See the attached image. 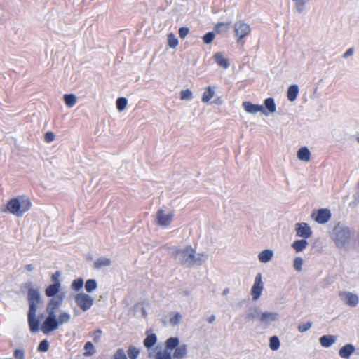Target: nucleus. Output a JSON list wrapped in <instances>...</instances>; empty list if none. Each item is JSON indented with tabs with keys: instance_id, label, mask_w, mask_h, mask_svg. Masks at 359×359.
Here are the masks:
<instances>
[{
	"instance_id": "f257e3e1",
	"label": "nucleus",
	"mask_w": 359,
	"mask_h": 359,
	"mask_svg": "<svg viewBox=\"0 0 359 359\" xmlns=\"http://www.w3.org/2000/svg\"><path fill=\"white\" fill-rule=\"evenodd\" d=\"M63 298L64 294H60L49 301L46 307L48 316L41 326V330L45 334H48L50 332L57 329L59 324L56 319L55 311L62 304Z\"/></svg>"
},
{
	"instance_id": "f03ea898",
	"label": "nucleus",
	"mask_w": 359,
	"mask_h": 359,
	"mask_svg": "<svg viewBox=\"0 0 359 359\" xmlns=\"http://www.w3.org/2000/svg\"><path fill=\"white\" fill-rule=\"evenodd\" d=\"M27 300L29 302L27 321L30 331L33 333H35L37 332L39 330V320L36 318L37 307L41 302V297L39 291L34 288L29 289L27 293Z\"/></svg>"
},
{
	"instance_id": "7ed1b4c3",
	"label": "nucleus",
	"mask_w": 359,
	"mask_h": 359,
	"mask_svg": "<svg viewBox=\"0 0 359 359\" xmlns=\"http://www.w3.org/2000/svg\"><path fill=\"white\" fill-rule=\"evenodd\" d=\"M30 198L25 195H19L11 198L6 203V210L16 217H22L32 208Z\"/></svg>"
},
{
	"instance_id": "20e7f679",
	"label": "nucleus",
	"mask_w": 359,
	"mask_h": 359,
	"mask_svg": "<svg viewBox=\"0 0 359 359\" xmlns=\"http://www.w3.org/2000/svg\"><path fill=\"white\" fill-rule=\"evenodd\" d=\"M331 238L338 248H346L351 239V230L339 223L333 228Z\"/></svg>"
},
{
	"instance_id": "39448f33",
	"label": "nucleus",
	"mask_w": 359,
	"mask_h": 359,
	"mask_svg": "<svg viewBox=\"0 0 359 359\" xmlns=\"http://www.w3.org/2000/svg\"><path fill=\"white\" fill-rule=\"evenodd\" d=\"M233 28L235 35L237 37V43L238 44H243V39L251 32L250 25L244 21L240 20L234 24Z\"/></svg>"
},
{
	"instance_id": "423d86ee",
	"label": "nucleus",
	"mask_w": 359,
	"mask_h": 359,
	"mask_svg": "<svg viewBox=\"0 0 359 359\" xmlns=\"http://www.w3.org/2000/svg\"><path fill=\"white\" fill-rule=\"evenodd\" d=\"M76 305L83 311L88 310L93 304L92 297L86 293H79L74 297Z\"/></svg>"
},
{
	"instance_id": "0eeeda50",
	"label": "nucleus",
	"mask_w": 359,
	"mask_h": 359,
	"mask_svg": "<svg viewBox=\"0 0 359 359\" xmlns=\"http://www.w3.org/2000/svg\"><path fill=\"white\" fill-rule=\"evenodd\" d=\"M339 297L344 304L351 307L356 306L359 302L358 295L348 291H340Z\"/></svg>"
},
{
	"instance_id": "6e6552de",
	"label": "nucleus",
	"mask_w": 359,
	"mask_h": 359,
	"mask_svg": "<svg viewBox=\"0 0 359 359\" xmlns=\"http://www.w3.org/2000/svg\"><path fill=\"white\" fill-rule=\"evenodd\" d=\"M331 212L327 208H320L316 213L312 212L311 217L319 224H325L331 219Z\"/></svg>"
},
{
	"instance_id": "1a4fd4ad",
	"label": "nucleus",
	"mask_w": 359,
	"mask_h": 359,
	"mask_svg": "<svg viewBox=\"0 0 359 359\" xmlns=\"http://www.w3.org/2000/svg\"><path fill=\"white\" fill-rule=\"evenodd\" d=\"M264 290V283L262 280V274L258 273L255 279V283L251 288V295L253 300H257Z\"/></svg>"
},
{
	"instance_id": "9d476101",
	"label": "nucleus",
	"mask_w": 359,
	"mask_h": 359,
	"mask_svg": "<svg viewBox=\"0 0 359 359\" xmlns=\"http://www.w3.org/2000/svg\"><path fill=\"white\" fill-rule=\"evenodd\" d=\"M177 252L182 254L183 263L194 264L196 262V251L191 245L187 246L184 250H179Z\"/></svg>"
},
{
	"instance_id": "9b49d317",
	"label": "nucleus",
	"mask_w": 359,
	"mask_h": 359,
	"mask_svg": "<svg viewBox=\"0 0 359 359\" xmlns=\"http://www.w3.org/2000/svg\"><path fill=\"white\" fill-rule=\"evenodd\" d=\"M295 230L297 236L302 237L305 239L310 238L312 235L311 227L307 223H297Z\"/></svg>"
},
{
	"instance_id": "f8f14e48",
	"label": "nucleus",
	"mask_w": 359,
	"mask_h": 359,
	"mask_svg": "<svg viewBox=\"0 0 359 359\" xmlns=\"http://www.w3.org/2000/svg\"><path fill=\"white\" fill-rule=\"evenodd\" d=\"M243 107L249 114H255L258 112H262L265 116H268V113L262 105L255 104L250 102H244Z\"/></svg>"
},
{
	"instance_id": "ddd939ff",
	"label": "nucleus",
	"mask_w": 359,
	"mask_h": 359,
	"mask_svg": "<svg viewBox=\"0 0 359 359\" xmlns=\"http://www.w3.org/2000/svg\"><path fill=\"white\" fill-rule=\"evenodd\" d=\"M173 217L174 215L172 213L165 215L164 213V211L160 209L157 212V223L160 226H167L170 224L171 221L173 219Z\"/></svg>"
},
{
	"instance_id": "4468645a",
	"label": "nucleus",
	"mask_w": 359,
	"mask_h": 359,
	"mask_svg": "<svg viewBox=\"0 0 359 359\" xmlns=\"http://www.w3.org/2000/svg\"><path fill=\"white\" fill-rule=\"evenodd\" d=\"M355 351V348L353 344H347L339 349V355L342 358L348 359Z\"/></svg>"
},
{
	"instance_id": "2eb2a0df",
	"label": "nucleus",
	"mask_w": 359,
	"mask_h": 359,
	"mask_svg": "<svg viewBox=\"0 0 359 359\" xmlns=\"http://www.w3.org/2000/svg\"><path fill=\"white\" fill-rule=\"evenodd\" d=\"M336 341L337 337L334 335H323L319 339L321 346L325 348L331 346Z\"/></svg>"
},
{
	"instance_id": "dca6fc26",
	"label": "nucleus",
	"mask_w": 359,
	"mask_h": 359,
	"mask_svg": "<svg viewBox=\"0 0 359 359\" xmlns=\"http://www.w3.org/2000/svg\"><path fill=\"white\" fill-rule=\"evenodd\" d=\"M278 314L274 312H264L259 317V320L264 323L275 321L278 319Z\"/></svg>"
},
{
	"instance_id": "f3484780",
	"label": "nucleus",
	"mask_w": 359,
	"mask_h": 359,
	"mask_svg": "<svg viewBox=\"0 0 359 359\" xmlns=\"http://www.w3.org/2000/svg\"><path fill=\"white\" fill-rule=\"evenodd\" d=\"M264 106H263L266 111V113H268V116L270 114H273L276 111V105L275 103V100L272 97H268L266 98L264 102Z\"/></svg>"
},
{
	"instance_id": "a211bd4d",
	"label": "nucleus",
	"mask_w": 359,
	"mask_h": 359,
	"mask_svg": "<svg viewBox=\"0 0 359 359\" xmlns=\"http://www.w3.org/2000/svg\"><path fill=\"white\" fill-rule=\"evenodd\" d=\"M297 158L299 160L308 162L310 161L311 152L306 147H301L297 151Z\"/></svg>"
},
{
	"instance_id": "6ab92c4d",
	"label": "nucleus",
	"mask_w": 359,
	"mask_h": 359,
	"mask_svg": "<svg viewBox=\"0 0 359 359\" xmlns=\"http://www.w3.org/2000/svg\"><path fill=\"white\" fill-rule=\"evenodd\" d=\"M299 94V87L296 84L291 85L287 91V99L290 102H294L297 100Z\"/></svg>"
},
{
	"instance_id": "aec40b11",
	"label": "nucleus",
	"mask_w": 359,
	"mask_h": 359,
	"mask_svg": "<svg viewBox=\"0 0 359 359\" xmlns=\"http://www.w3.org/2000/svg\"><path fill=\"white\" fill-rule=\"evenodd\" d=\"M61 289V284H52L46 289V295L48 297H53L57 295Z\"/></svg>"
},
{
	"instance_id": "412c9836",
	"label": "nucleus",
	"mask_w": 359,
	"mask_h": 359,
	"mask_svg": "<svg viewBox=\"0 0 359 359\" xmlns=\"http://www.w3.org/2000/svg\"><path fill=\"white\" fill-rule=\"evenodd\" d=\"M273 252L271 250H264L262 251L259 255V260L262 263H266L269 262L273 257Z\"/></svg>"
},
{
	"instance_id": "4be33fe9",
	"label": "nucleus",
	"mask_w": 359,
	"mask_h": 359,
	"mask_svg": "<svg viewBox=\"0 0 359 359\" xmlns=\"http://www.w3.org/2000/svg\"><path fill=\"white\" fill-rule=\"evenodd\" d=\"M308 242L306 239L296 240L292 244V247L297 252H302L307 246Z\"/></svg>"
},
{
	"instance_id": "5701e85b",
	"label": "nucleus",
	"mask_w": 359,
	"mask_h": 359,
	"mask_svg": "<svg viewBox=\"0 0 359 359\" xmlns=\"http://www.w3.org/2000/svg\"><path fill=\"white\" fill-rule=\"evenodd\" d=\"M187 355V346L183 344L177 346L174 351L173 357L176 359H182Z\"/></svg>"
},
{
	"instance_id": "b1692460",
	"label": "nucleus",
	"mask_w": 359,
	"mask_h": 359,
	"mask_svg": "<svg viewBox=\"0 0 359 359\" xmlns=\"http://www.w3.org/2000/svg\"><path fill=\"white\" fill-rule=\"evenodd\" d=\"M180 344V340L177 337H170L165 341V349L172 350L175 349Z\"/></svg>"
},
{
	"instance_id": "393cba45",
	"label": "nucleus",
	"mask_w": 359,
	"mask_h": 359,
	"mask_svg": "<svg viewBox=\"0 0 359 359\" xmlns=\"http://www.w3.org/2000/svg\"><path fill=\"white\" fill-rule=\"evenodd\" d=\"M111 264V259L107 257L98 258L94 262V267L95 269H100L103 266H107Z\"/></svg>"
},
{
	"instance_id": "a878e982",
	"label": "nucleus",
	"mask_w": 359,
	"mask_h": 359,
	"mask_svg": "<svg viewBox=\"0 0 359 359\" xmlns=\"http://www.w3.org/2000/svg\"><path fill=\"white\" fill-rule=\"evenodd\" d=\"M157 338L155 334L148 335L144 340V345L147 348H151L156 343Z\"/></svg>"
},
{
	"instance_id": "bb28decb",
	"label": "nucleus",
	"mask_w": 359,
	"mask_h": 359,
	"mask_svg": "<svg viewBox=\"0 0 359 359\" xmlns=\"http://www.w3.org/2000/svg\"><path fill=\"white\" fill-rule=\"evenodd\" d=\"M295 1V8L299 13H303L306 10L305 5L309 4L311 0H292Z\"/></svg>"
},
{
	"instance_id": "cd10ccee",
	"label": "nucleus",
	"mask_w": 359,
	"mask_h": 359,
	"mask_svg": "<svg viewBox=\"0 0 359 359\" xmlns=\"http://www.w3.org/2000/svg\"><path fill=\"white\" fill-rule=\"evenodd\" d=\"M64 100L67 107H72L75 105L76 97L73 94H66L64 95Z\"/></svg>"
},
{
	"instance_id": "c85d7f7f",
	"label": "nucleus",
	"mask_w": 359,
	"mask_h": 359,
	"mask_svg": "<svg viewBox=\"0 0 359 359\" xmlns=\"http://www.w3.org/2000/svg\"><path fill=\"white\" fill-rule=\"evenodd\" d=\"M214 90L211 87H208L202 96V101L203 102H209L214 96Z\"/></svg>"
},
{
	"instance_id": "c756f323",
	"label": "nucleus",
	"mask_w": 359,
	"mask_h": 359,
	"mask_svg": "<svg viewBox=\"0 0 359 359\" xmlns=\"http://www.w3.org/2000/svg\"><path fill=\"white\" fill-rule=\"evenodd\" d=\"M130 359H137L140 355V349L133 346H130L127 350Z\"/></svg>"
},
{
	"instance_id": "7c9ffc66",
	"label": "nucleus",
	"mask_w": 359,
	"mask_h": 359,
	"mask_svg": "<svg viewBox=\"0 0 359 359\" xmlns=\"http://www.w3.org/2000/svg\"><path fill=\"white\" fill-rule=\"evenodd\" d=\"M155 358L156 359H172L171 353L167 350L165 349L163 351H159L156 353L155 354Z\"/></svg>"
},
{
	"instance_id": "2f4dec72",
	"label": "nucleus",
	"mask_w": 359,
	"mask_h": 359,
	"mask_svg": "<svg viewBox=\"0 0 359 359\" xmlns=\"http://www.w3.org/2000/svg\"><path fill=\"white\" fill-rule=\"evenodd\" d=\"M84 356H91L95 352L94 346L90 341H88L86 343V344L84 345Z\"/></svg>"
},
{
	"instance_id": "473e14b6",
	"label": "nucleus",
	"mask_w": 359,
	"mask_h": 359,
	"mask_svg": "<svg viewBox=\"0 0 359 359\" xmlns=\"http://www.w3.org/2000/svg\"><path fill=\"white\" fill-rule=\"evenodd\" d=\"M259 316V309L256 306L249 308L245 313V318H255Z\"/></svg>"
},
{
	"instance_id": "72a5a7b5",
	"label": "nucleus",
	"mask_w": 359,
	"mask_h": 359,
	"mask_svg": "<svg viewBox=\"0 0 359 359\" xmlns=\"http://www.w3.org/2000/svg\"><path fill=\"white\" fill-rule=\"evenodd\" d=\"M269 347L273 351H276L280 347V340L278 337L273 336L269 339Z\"/></svg>"
},
{
	"instance_id": "f704fd0d",
	"label": "nucleus",
	"mask_w": 359,
	"mask_h": 359,
	"mask_svg": "<svg viewBox=\"0 0 359 359\" xmlns=\"http://www.w3.org/2000/svg\"><path fill=\"white\" fill-rule=\"evenodd\" d=\"M128 100L125 97H118L116 100V108L119 111H122L126 108Z\"/></svg>"
},
{
	"instance_id": "c9c22d12",
	"label": "nucleus",
	"mask_w": 359,
	"mask_h": 359,
	"mask_svg": "<svg viewBox=\"0 0 359 359\" xmlns=\"http://www.w3.org/2000/svg\"><path fill=\"white\" fill-rule=\"evenodd\" d=\"M97 282L93 279L88 280L85 283V289L88 292H91L97 288Z\"/></svg>"
},
{
	"instance_id": "e433bc0d",
	"label": "nucleus",
	"mask_w": 359,
	"mask_h": 359,
	"mask_svg": "<svg viewBox=\"0 0 359 359\" xmlns=\"http://www.w3.org/2000/svg\"><path fill=\"white\" fill-rule=\"evenodd\" d=\"M168 42L169 46L172 48H175L178 45V39L173 33H170L168 35Z\"/></svg>"
},
{
	"instance_id": "4c0bfd02",
	"label": "nucleus",
	"mask_w": 359,
	"mask_h": 359,
	"mask_svg": "<svg viewBox=\"0 0 359 359\" xmlns=\"http://www.w3.org/2000/svg\"><path fill=\"white\" fill-rule=\"evenodd\" d=\"M83 286V280L82 278L75 279L71 285V287L73 290L76 292L79 291Z\"/></svg>"
},
{
	"instance_id": "58836bf2",
	"label": "nucleus",
	"mask_w": 359,
	"mask_h": 359,
	"mask_svg": "<svg viewBox=\"0 0 359 359\" xmlns=\"http://www.w3.org/2000/svg\"><path fill=\"white\" fill-rule=\"evenodd\" d=\"M311 326L312 323L311 321H308L306 323H301L298 326V331L302 333L305 332L310 330L311 328Z\"/></svg>"
},
{
	"instance_id": "ea45409f",
	"label": "nucleus",
	"mask_w": 359,
	"mask_h": 359,
	"mask_svg": "<svg viewBox=\"0 0 359 359\" xmlns=\"http://www.w3.org/2000/svg\"><path fill=\"white\" fill-rule=\"evenodd\" d=\"M302 264H303V259L302 257H297L294 259V263H293V266H294V269L297 271H302Z\"/></svg>"
},
{
	"instance_id": "a19ab883",
	"label": "nucleus",
	"mask_w": 359,
	"mask_h": 359,
	"mask_svg": "<svg viewBox=\"0 0 359 359\" xmlns=\"http://www.w3.org/2000/svg\"><path fill=\"white\" fill-rule=\"evenodd\" d=\"M69 319H70L69 314H68L67 313L63 312L60 314L57 322H58L59 325L63 324V323H67L69 320Z\"/></svg>"
},
{
	"instance_id": "79ce46f5",
	"label": "nucleus",
	"mask_w": 359,
	"mask_h": 359,
	"mask_svg": "<svg viewBox=\"0 0 359 359\" xmlns=\"http://www.w3.org/2000/svg\"><path fill=\"white\" fill-rule=\"evenodd\" d=\"M182 318V316L179 313H175L170 318V323L172 325H177L180 323Z\"/></svg>"
},
{
	"instance_id": "37998d69",
	"label": "nucleus",
	"mask_w": 359,
	"mask_h": 359,
	"mask_svg": "<svg viewBox=\"0 0 359 359\" xmlns=\"http://www.w3.org/2000/svg\"><path fill=\"white\" fill-rule=\"evenodd\" d=\"M192 98V93L190 90L186 89L182 90L180 92V99L181 100H191Z\"/></svg>"
},
{
	"instance_id": "c03bdc74",
	"label": "nucleus",
	"mask_w": 359,
	"mask_h": 359,
	"mask_svg": "<svg viewBox=\"0 0 359 359\" xmlns=\"http://www.w3.org/2000/svg\"><path fill=\"white\" fill-rule=\"evenodd\" d=\"M113 359H127L125 351L123 348H118L114 353Z\"/></svg>"
},
{
	"instance_id": "a18cd8bd",
	"label": "nucleus",
	"mask_w": 359,
	"mask_h": 359,
	"mask_svg": "<svg viewBox=\"0 0 359 359\" xmlns=\"http://www.w3.org/2000/svg\"><path fill=\"white\" fill-rule=\"evenodd\" d=\"M215 39V34L212 32L205 34L203 37V42L206 44L210 43Z\"/></svg>"
},
{
	"instance_id": "49530a36",
	"label": "nucleus",
	"mask_w": 359,
	"mask_h": 359,
	"mask_svg": "<svg viewBox=\"0 0 359 359\" xmlns=\"http://www.w3.org/2000/svg\"><path fill=\"white\" fill-rule=\"evenodd\" d=\"M48 348H49V344H48V341L46 339L41 341L38 346L39 351L46 352L48 350Z\"/></svg>"
},
{
	"instance_id": "de8ad7c7",
	"label": "nucleus",
	"mask_w": 359,
	"mask_h": 359,
	"mask_svg": "<svg viewBox=\"0 0 359 359\" xmlns=\"http://www.w3.org/2000/svg\"><path fill=\"white\" fill-rule=\"evenodd\" d=\"M55 138V135L53 132H47L44 135V140L47 143L53 142Z\"/></svg>"
},
{
	"instance_id": "09e8293b",
	"label": "nucleus",
	"mask_w": 359,
	"mask_h": 359,
	"mask_svg": "<svg viewBox=\"0 0 359 359\" xmlns=\"http://www.w3.org/2000/svg\"><path fill=\"white\" fill-rule=\"evenodd\" d=\"M189 29L188 27H182L179 29V35L180 38L184 39L189 34Z\"/></svg>"
},
{
	"instance_id": "8fccbe9b",
	"label": "nucleus",
	"mask_w": 359,
	"mask_h": 359,
	"mask_svg": "<svg viewBox=\"0 0 359 359\" xmlns=\"http://www.w3.org/2000/svg\"><path fill=\"white\" fill-rule=\"evenodd\" d=\"M215 58L219 65L224 66V57L222 53H216L215 55Z\"/></svg>"
},
{
	"instance_id": "3c124183",
	"label": "nucleus",
	"mask_w": 359,
	"mask_h": 359,
	"mask_svg": "<svg viewBox=\"0 0 359 359\" xmlns=\"http://www.w3.org/2000/svg\"><path fill=\"white\" fill-rule=\"evenodd\" d=\"M13 355L15 359H25V352L23 350L16 349Z\"/></svg>"
},
{
	"instance_id": "603ef678",
	"label": "nucleus",
	"mask_w": 359,
	"mask_h": 359,
	"mask_svg": "<svg viewBox=\"0 0 359 359\" xmlns=\"http://www.w3.org/2000/svg\"><path fill=\"white\" fill-rule=\"evenodd\" d=\"M102 336V330L98 329L93 334V341L96 343L98 342Z\"/></svg>"
},
{
	"instance_id": "864d4df0",
	"label": "nucleus",
	"mask_w": 359,
	"mask_h": 359,
	"mask_svg": "<svg viewBox=\"0 0 359 359\" xmlns=\"http://www.w3.org/2000/svg\"><path fill=\"white\" fill-rule=\"evenodd\" d=\"M60 276V273L59 271H56L52 275L51 280L53 283V284L60 283L59 280Z\"/></svg>"
},
{
	"instance_id": "5fc2aeb1",
	"label": "nucleus",
	"mask_w": 359,
	"mask_h": 359,
	"mask_svg": "<svg viewBox=\"0 0 359 359\" xmlns=\"http://www.w3.org/2000/svg\"><path fill=\"white\" fill-rule=\"evenodd\" d=\"M354 53V48H348L342 55L343 58H348L350 56H352Z\"/></svg>"
},
{
	"instance_id": "6e6d98bb",
	"label": "nucleus",
	"mask_w": 359,
	"mask_h": 359,
	"mask_svg": "<svg viewBox=\"0 0 359 359\" xmlns=\"http://www.w3.org/2000/svg\"><path fill=\"white\" fill-rule=\"evenodd\" d=\"M25 267L29 271H31L34 269V266L32 264H27Z\"/></svg>"
},
{
	"instance_id": "4d7b16f0",
	"label": "nucleus",
	"mask_w": 359,
	"mask_h": 359,
	"mask_svg": "<svg viewBox=\"0 0 359 359\" xmlns=\"http://www.w3.org/2000/svg\"><path fill=\"white\" fill-rule=\"evenodd\" d=\"M214 320H215V317L213 316H212L211 317H210L208 318V322L209 323H212L214 321Z\"/></svg>"
},
{
	"instance_id": "13d9d810",
	"label": "nucleus",
	"mask_w": 359,
	"mask_h": 359,
	"mask_svg": "<svg viewBox=\"0 0 359 359\" xmlns=\"http://www.w3.org/2000/svg\"><path fill=\"white\" fill-rule=\"evenodd\" d=\"M230 65L229 61L226 59V65H225V67H226V69L228 68V67Z\"/></svg>"
},
{
	"instance_id": "bf43d9fd",
	"label": "nucleus",
	"mask_w": 359,
	"mask_h": 359,
	"mask_svg": "<svg viewBox=\"0 0 359 359\" xmlns=\"http://www.w3.org/2000/svg\"><path fill=\"white\" fill-rule=\"evenodd\" d=\"M355 140L358 142V143H359V136L356 137Z\"/></svg>"
},
{
	"instance_id": "052dcab7",
	"label": "nucleus",
	"mask_w": 359,
	"mask_h": 359,
	"mask_svg": "<svg viewBox=\"0 0 359 359\" xmlns=\"http://www.w3.org/2000/svg\"><path fill=\"white\" fill-rule=\"evenodd\" d=\"M228 292H229L228 290L226 289V291H225L226 294L228 293Z\"/></svg>"
}]
</instances>
